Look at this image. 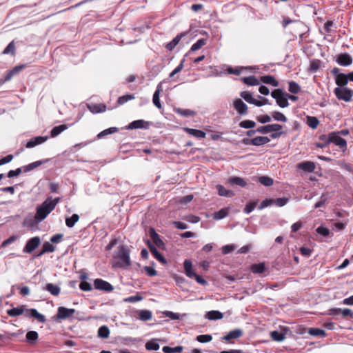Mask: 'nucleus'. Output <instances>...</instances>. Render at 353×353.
I'll list each match as a JSON object with an SVG mask.
<instances>
[{"label": "nucleus", "instance_id": "864d4df0", "mask_svg": "<svg viewBox=\"0 0 353 353\" xmlns=\"http://www.w3.org/2000/svg\"><path fill=\"white\" fill-rule=\"evenodd\" d=\"M319 123L318 119L316 117H307V124L312 129H316Z\"/></svg>", "mask_w": 353, "mask_h": 353}, {"label": "nucleus", "instance_id": "603ef678", "mask_svg": "<svg viewBox=\"0 0 353 353\" xmlns=\"http://www.w3.org/2000/svg\"><path fill=\"white\" fill-rule=\"evenodd\" d=\"M207 43L206 39H199L196 43H194L191 48L190 51L194 52L199 49H201L203 46H205Z\"/></svg>", "mask_w": 353, "mask_h": 353}, {"label": "nucleus", "instance_id": "c756f323", "mask_svg": "<svg viewBox=\"0 0 353 353\" xmlns=\"http://www.w3.org/2000/svg\"><path fill=\"white\" fill-rule=\"evenodd\" d=\"M139 319L142 321H150L152 318V313L148 310H141L138 311Z\"/></svg>", "mask_w": 353, "mask_h": 353}, {"label": "nucleus", "instance_id": "ddd939ff", "mask_svg": "<svg viewBox=\"0 0 353 353\" xmlns=\"http://www.w3.org/2000/svg\"><path fill=\"white\" fill-rule=\"evenodd\" d=\"M233 107L240 115L248 114V106L241 99H236L234 101Z\"/></svg>", "mask_w": 353, "mask_h": 353}, {"label": "nucleus", "instance_id": "a18cd8bd", "mask_svg": "<svg viewBox=\"0 0 353 353\" xmlns=\"http://www.w3.org/2000/svg\"><path fill=\"white\" fill-rule=\"evenodd\" d=\"M164 353H181L183 351V347L181 345L171 347L170 346H164L162 348Z\"/></svg>", "mask_w": 353, "mask_h": 353}, {"label": "nucleus", "instance_id": "6ab92c4d", "mask_svg": "<svg viewBox=\"0 0 353 353\" xmlns=\"http://www.w3.org/2000/svg\"><path fill=\"white\" fill-rule=\"evenodd\" d=\"M48 137L47 136H38L31 139L26 143V148H31L37 145L41 144L48 140Z\"/></svg>", "mask_w": 353, "mask_h": 353}, {"label": "nucleus", "instance_id": "3c124183", "mask_svg": "<svg viewBox=\"0 0 353 353\" xmlns=\"http://www.w3.org/2000/svg\"><path fill=\"white\" fill-rule=\"evenodd\" d=\"M272 117L274 120L281 122H286L288 121L287 117L282 113L278 111L272 112Z\"/></svg>", "mask_w": 353, "mask_h": 353}, {"label": "nucleus", "instance_id": "f3484780", "mask_svg": "<svg viewBox=\"0 0 353 353\" xmlns=\"http://www.w3.org/2000/svg\"><path fill=\"white\" fill-rule=\"evenodd\" d=\"M149 235L152 239L153 243L159 247V248H163L164 247V243L160 238V236L156 232L155 230L151 228L149 230Z\"/></svg>", "mask_w": 353, "mask_h": 353}, {"label": "nucleus", "instance_id": "473e14b6", "mask_svg": "<svg viewBox=\"0 0 353 353\" xmlns=\"http://www.w3.org/2000/svg\"><path fill=\"white\" fill-rule=\"evenodd\" d=\"M270 141L268 137H256L253 138L252 145L261 146L263 145Z\"/></svg>", "mask_w": 353, "mask_h": 353}, {"label": "nucleus", "instance_id": "9b49d317", "mask_svg": "<svg viewBox=\"0 0 353 353\" xmlns=\"http://www.w3.org/2000/svg\"><path fill=\"white\" fill-rule=\"evenodd\" d=\"M150 122L142 119L135 120L129 123L127 126L128 130L133 129H148L150 126Z\"/></svg>", "mask_w": 353, "mask_h": 353}, {"label": "nucleus", "instance_id": "6e6d98bb", "mask_svg": "<svg viewBox=\"0 0 353 353\" xmlns=\"http://www.w3.org/2000/svg\"><path fill=\"white\" fill-rule=\"evenodd\" d=\"M321 61L319 59H314L310 61V70L312 72H316L320 68Z\"/></svg>", "mask_w": 353, "mask_h": 353}, {"label": "nucleus", "instance_id": "1a4fd4ad", "mask_svg": "<svg viewBox=\"0 0 353 353\" xmlns=\"http://www.w3.org/2000/svg\"><path fill=\"white\" fill-rule=\"evenodd\" d=\"M94 288L106 292H112L114 290L113 286L101 279H97L94 281Z\"/></svg>", "mask_w": 353, "mask_h": 353}, {"label": "nucleus", "instance_id": "4c0bfd02", "mask_svg": "<svg viewBox=\"0 0 353 353\" xmlns=\"http://www.w3.org/2000/svg\"><path fill=\"white\" fill-rule=\"evenodd\" d=\"M241 81L248 85H257L260 83V81L254 76L245 77L241 79Z\"/></svg>", "mask_w": 353, "mask_h": 353}, {"label": "nucleus", "instance_id": "b1692460", "mask_svg": "<svg viewBox=\"0 0 353 353\" xmlns=\"http://www.w3.org/2000/svg\"><path fill=\"white\" fill-rule=\"evenodd\" d=\"M186 35V32H181L177 34L170 42L166 45V48L172 51L177 46L181 39Z\"/></svg>", "mask_w": 353, "mask_h": 353}, {"label": "nucleus", "instance_id": "39448f33", "mask_svg": "<svg viewBox=\"0 0 353 353\" xmlns=\"http://www.w3.org/2000/svg\"><path fill=\"white\" fill-rule=\"evenodd\" d=\"M334 92L338 99L346 102L350 101L353 95L352 90L346 87H337L334 89Z\"/></svg>", "mask_w": 353, "mask_h": 353}, {"label": "nucleus", "instance_id": "c03bdc74", "mask_svg": "<svg viewBox=\"0 0 353 353\" xmlns=\"http://www.w3.org/2000/svg\"><path fill=\"white\" fill-rule=\"evenodd\" d=\"M228 215V210L227 208H222L213 214V218L216 220H220L226 217Z\"/></svg>", "mask_w": 353, "mask_h": 353}, {"label": "nucleus", "instance_id": "bf43d9fd", "mask_svg": "<svg viewBox=\"0 0 353 353\" xmlns=\"http://www.w3.org/2000/svg\"><path fill=\"white\" fill-rule=\"evenodd\" d=\"M185 59H182L181 63L170 72L169 78H172L176 74L180 72L184 67Z\"/></svg>", "mask_w": 353, "mask_h": 353}, {"label": "nucleus", "instance_id": "2eb2a0df", "mask_svg": "<svg viewBox=\"0 0 353 353\" xmlns=\"http://www.w3.org/2000/svg\"><path fill=\"white\" fill-rule=\"evenodd\" d=\"M148 245L150 248V252L153 254L154 257L163 265L167 264V261L165 257L157 250L155 245H152L149 241H148Z\"/></svg>", "mask_w": 353, "mask_h": 353}, {"label": "nucleus", "instance_id": "09e8293b", "mask_svg": "<svg viewBox=\"0 0 353 353\" xmlns=\"http://www.w3.org/2000/svg\"><path fill=\"white\" fill-rule=\"evenodd\" d=\"M164 314L165 315V316H167L172 320H181L183 319V317L184 316H185V314H181L173 312L171 311H166L164 312Z\"/></svg>", "mask_w": 353, "mask_h": 353}, {"label": "nucleus", "instance_id": "58836bf2", "mask_svg": "<svg viewBox=\"0 0 353 353\" xmlns=\"http://www.w3.org/2000/svg\"><path fill=\"white\" fill-rule=\"evenodd\" d=\"M79 219V216L77 214H73L70 217L65 219V225L70 228H73Z\"/></svg>", "mask_w": 353, "mask_h": 353}, {"label": "nucleus", "instance_id": "c9c22d12", "mask_svg": "<svg viewBox=\"0 0 353 353\" xmlns=\"http://www.w3.org/2000/svg\"><path fill=\"white\" fill-rule=\"evenodd\" d=\"M270 336L272 340L281 342L285 339V334L284 332L275 330L270 332Z\"/></svg>", "mask_w": 353, "mask_h": 353}, {"label": "nucleus", "instance_id": "20e7f679", "mask_svg": "<svg viewBox=\"0 0 353 353\" xmlns=\"http://www.w3.org/2000/svg\"><path fill=\"white\" fill-rule=\"evenodd\" d=\"M183 267L186 276L191 279H194L196 282L202 285H205L207 281L199 274L192 271V264L190 260L185 259L183 263Z\"/></svg>", "mask_w": 353, "mask_h": 353}, {"label": "nucleus", "instance_id": "4468645a", "mask_svg": "<svg viewBox=\"0 0 353 353\" xmlns=\"http://www.w3.org/2000/svg\"><path fill=\"white\" fill-rule=\"evenodd\" d=\"M336 61L341 66H348L352 63V58L348 54L343 53L337 56Z\"/></svg>", "mask_w": 353, "mask_h": 353}, {"label": "nucleus", "instance_id": "338daca9", "mask_svg": "<svg viewBox=\"0 0 353 353\" xmlns=\"http://www.w3.org/2000/svg\"><path fill=\"white\" fill-rule=\"evenodd\" d=\"M316 232L323 236H327L330 234V230L322 225L318 227L316 230Z\"/></svg>", "mask_w": 353, "mask_h": 353}, {"label": "nucleus", "instance_id": "4d7b16f0", "mask_svg": "<svg viewBox=\"0 0 353 353\" xmlns=\"http://www.w3.org/2000/svg\"><path fill=\"white\" fill-rule=\"evenodd\" d=\"M256 125V123L251 120H244L239 123V126L242 128L250 129Z\"/></svg>", "mask_w": 353, "mask_h": 353}, {"label": "nucleus", "instance_id": "a878e982", "mask_svg": "<svg viewBox=\"0 0 353 353\" xmlns=\"http://www.w3.org/2000/svg\"><path fill=\"white\" fill-rule=\"evenodd\" d=\"M240 96L243 98L246 102L253 104V105H259L258 100L253 98L251 92L248 91H243L240 93Z\"/></svg>", "mask_w": 353, "mask_h": 353}, {"label": "nucleus", "instance_id": "393cba45", "mask_svg": "<svg viewBox=\"0 0 353 353\" xmlns=\"http://www.w3.org/2000/svg\"><path fill=\"white\" fill-rule=\"evenodd\" d=\"M261 82L265 84L271 85L274 87L279 86V81L271 75H264L261 76L260 78Z\"/></svg>", "mask_w": 353, "mask_h": 353}, {"label": "nucleus", "instance_id": "5701e85b", "mask_svg": "<svg viewBox=\"0 0 353 353\" xmlns=\"http://www.w3.org/2000/svg\"><path fill=\"white\" fill-rule=\"evenodd\" d=\"M183 130L187 132L188 134L198 139H203L205 137V132L202 130L190 128H184Z\"/></svg>", "mask_w": 353, "mask_h": 353}, {"label": "nucleus", "instance_id": "4be33fe9", "mask_svg": "<svg viewBox=\"0 0 353 353\" xmlns=\"http://www.w3.org/2000/svg\"><path fill=\"white\" fill-rule=\"evenodd\" d=\"M162 91V83H159L157 86V89L153 94L152 97V102L154 105L159 109H161L162 108L161 103L160 102L159 96L160 93Z\"/></svg>", "mask_w": 353, "mask_h": 353}, {"label": "nucleus", "instance_id": "9d476101", "mask_svg": "<svg viewBox=\"0 0 353 353\" xmlns=\"http://www.w3.org/2000/svg\"><path fill=\"white\" fill-rule=\"evenodd\" d=\"M282 128L283 126L279 123L269 124L268 133L272 132L270 137L273 139L279 138L283 134Z\"/></svg>", "mask_w": 353, "mask_h": 353}, {"label": "nucleus", "instance_id": "774afa93", "mask_svg": "<svg viewBox=\"0 0 353 353\" xmlns=\"http://www.w3.org/2000/svg\"><path fill=\"white\" fill-rule=\"evenodd\" d=\"M79 288L83 290V291H85V292H89V291H91L92 290V285L84 281H81L79 284Z\"/></svg>", "mask_w": 353, "mask_h": 353}, {"label": "nucleus", "instance_id": "7ed1b4c3", "mask_svg": "<svg viewBox=\"0 0 353 353\" xmlns=\"http://www.w3.org/2000/svg\"><path fill=\"white\" fill-rule=\"evenodd\" d=\"M52 210L48 202L45 200L41 205L37 207L34 219L40 222L44 220Z\"/></svg>", "mask_w": 353, "mask_h": 353}, {"label": "nucleus", "instance_id": "052dcab7", "mask_svg": "<svg viewBox=\"0 0 353 353\" xmlns=\"http://www.w3.org/2000/svg\"><path fill=\"white\" fill-rule=\"evenodd\" d=\"M256 205V201H251L248 203L243 209V212L247 214L251 213L254 210Z\"/></svg>", "mask_w": 353, "mask_h": 353}, {"label": "nucleus", "instance_id": "5fc2aeb1", "mask_svg": "<svg viewBox=\"0 0 353 353\" xmlns=\"http://www.w3.org/2000/svg\"><path fill=\"white\" fill-rule=\"evenodd\" d=\"M134 98L135 97L134 94H133L123 95L119 97L117 100V103L119 105H123L128 102V101L134 99Z\"/></svg>", "mask_w": 353, "mask_h": 353}, {"label": "nucleus", "instance_id": "69168bd1", "mask_svg": "<svg viewBox=\"0 0 353 353\" xmlns=\"http://www.w3.org/2000/svg\"><path fill=\"white\" fill-rule=\"evenodd\" d=\"M42 248L44 252H53L55 250V247L51 243V242L46 241L42 245Z\"/></svg>", "mask_w": 353, "mask_h": 353}, {"label": "nucleus", "instance_id": "37998d69", "mask_svg": "<svg viewBox=\"0 0 353 353\" xmlns=\"http://www.w3.org/2000/svg\"><path fill=\"white\" fill-rule=\"evenodd\" d=\"M119 129L116 127H111V128H109L108 129H105L103 131H101V132H99L98 134H97V138L98 139H102L104 137L108 135V134H113V133H115L117 132H118Z\"/></svg>", "mask_w": 353, "mask_h": 353}, {"label": "nucleus", "instance_id": "bb28decb", "mask_svg": "<svg viewBox=\"0 0 353 353\" xmlns=\"http://www.w3.org/2000/svg\"><path fill=\"white\" fill-rule=\"evenodd\" d=\"M228 183L232 185H238L240 187H245L247 185L246 181L241 177L239 176H232L228 179Z\"/></svg>", "mask_w": 353, "mask_h": 353}, {"label": "nucleus", "instance_id": "c85d7f7f", "mask_svg": "<svg viewBox=\"0 0 353 353\" xmlns=\"http://www.w3.org/2000/svg\"><path fill=\"white\" fill-rule=\"evenodd\" d=\"M205 318L209 320L216 321L221 319L223 316V314L218 310H211L208 312L205 315Z\"/></svg>", "mask_w": 353, "mask_h": 353}, {"label": "nucleus", "instance_id": "72a5a7b5", "mask_svg": "<svg viewBox=\"0 0 353 353\" xmlns=\"http://www.w3.org/2000/svg\"><path fill=\"white\" fill-rule=\"evenodd\" d=\"M68 126L65 124L59 125L54 127L50 131V136L55 137L61 134L64 130H67Z\"/></svg>", "mask_w": 353, "mask_h": 353}, {"label": "nucleus", "instance_id": "dca6fc26", "mask_svg": "<svg viewBox=\"0 0 353 353\" xmlns=\"http://www.w3.org/2000/svg\"><path fill=\"white\" fill-rule=\"evenodd\" d=\"M243 334V331L241 329L237 328L230 331L223 337V339L227 341H230L232 339H237L241 337Z\"/></svg>", "mask_w": 353, "mask_h": 353}, {"label": "nucleus", "instance_id": "423d86ee", "mask_svg": "<svg viewBox=\"0 0 353 353\" xmlns=\"http://www.w3.org/2000/svg\"><path fill=\"white\" fill-rule=\"evenodd\" d=\"M271 96L276 100L277 105L282 108H287L289 105L288 98L281 89H276L271 92Z\"/></svg>", "mask_w": 353, "mask_h": 353}, {"label": "nucleus", "instance_id": "e2e57ef3", "mask_svg": "<svg viewBox=\"0 0 353 353\" xmlns=\"http://www.w3.org/2000/svg\"><path fill=\"white\" fill-rule=\"evenodd\" d=\"M14 50H15V46H14V41H12L10 43H9V44L3 50L2 53L4 54H13L14 53Z\"/></svg>", "mask_w": 353, "mask_h": 353}, {"label": "nucleus", "instance_id": "aec40b11", "mask_svg": "<svg viewBox=\"0 0 353 353\" xmlns=\"http://www.w3.org/2000/svg\"><path fill=\"white\" fill-rule=\"evenodd\" d=\"M298 168L307 172H313L316 168V165L312 161H303L298 164Z\"/></svg>", "mask_w": 353, "mask_h": 353}, {"label": "nucleus", "instance_id": "412c9836", "mask_svg": "<svg viewBox=\"0 0 353 353\" xmlns=\"http://www.w3.org/2000/svg\"><path fill=\"white\" fill-rule=\"evenodd\" d=\"M87 108L93 114L101 113L106 110V105L103 103H89Z\"/></svg>", "mask_w": 353, "mask_h": 353}, {"label": "nucleus", "instance_id": "79ce46f5", "mask_svg": "<svg viewBox=\"0 0 353 353\" xmlns=\"http://www.w3.org/2000/svg\"><path fill=\"white\" fill-rule=\"evenodd\" d=\"M258 181L264 186L269 187L273 185V179L268 176H262L258 178Z\"/></svg>", "mask_w": 353, "mask_h": 353}, {"label": "nucleus", "instance_id": "cd10ccee", "mask_svg": "<svg viewBox=\"0 0 353 353\" xmlns=\"http://www.w3.org/2000/svg\"><path fill=\"white\" fill-rule=\"evenodd\" d=\"M48 160H41V161H34V162L31 163L27 165L23 166L22 170L24 172H30V171L33 170L34 169L38 168L39 166L41 165L43 163H45Z\"/></svg>", "mask_w": 353, "mask_h": 353}, {"label": "nucleus", "instance_id": "ea45409f", "mask_svg": "<svg viewBox=\"0 0 353 353\" xmlns=\"http://www.w3.org/2000/svg\"><path fill=\"white\" fill-rule=\"evenodd\" d=\"M307 332L309 334L314 336L325 337L326 336L325 330L316 327L310 328Z\"/></svg>", "mask_w": 353, "mask_h": 353}, {"label": "nucleus", "instance_id": "e433bc0d", "mask_svg": "<svg viewBox=\"0 0 353 353\" xmlns=\"http://www.w3.org/2000/svg\"><path fill=\"white\" fill-rule=\"evenodd\" d=\"M335 82L339 87H344L348 83L347 75L345 74L338 75L335 78Z\"/></svg>", "mask_w": 353, "mask_h": 353}, {"label": "nucleus", "instance_id": "0e129e2a", "mask_svg": "<svg viewBox=\"0 0 353 353\" xmlns=\"http://www.w3.org/2000/svg\"><path fill=\"white\" fill-rule=\"evenodd\" d=\"M328 199L327 194H323L320 197L319 201L315 204L314 208H319L324 205V204L326 203V201Z\"/></svg>", "mask_w": 353, "mask_h": 353}, {"label": "nucleus", "instance_id": "a211bd4d", "mask_svg": "<svg viewBox=\"0 0 353 353\" xmlns=\"http://www.w3.org/2000/svg\"><path fill=\"white\" fill-rule=\"evenodd\" d=\"M26 317H32L37 320L39 323H45L46 321V319L45 316L42 314H40L36 309L32 308L28 310V312L26 314Z\"/></svg>", "mask_w": 353, "mask_h": 353}, {"label": "nucleus", "instance_id": "f704fd0d", "mask_svg": "<svg viewBox=\"0 0 353 353\" xmlns=\"http://www.w3.org/2000/svg\"><path fill=\"white\" fill-rule=\"evenodd\" d=\"M39 334L36 331H29L26 335V341L29 343H34L37 341Z\"/></svg>", "mask_w": 353, "mask_h": 353}, {"label": "nucleus", "instance_id": "8fccbe9b", "mask_svg": "<svg viewBox=\"0 0 353 353\" xmlns=\"http://www.w3.org/2000/svg\"><path fill=\"white\" fill-rule=\"evenodd\" d=\"M157 339H153L151 341H149L145 344V348L148 350H158L159 349V345L157 342Z\"/></svg>", "mask_w": 353, "mask_h": 353}, {"label": "nucleus", "instance_id": "13d9d810", "mask_svg": "<svg viewBox=\"0 0 353 353\" xmlns=\"http://www.w3.org/2000/svg\"><path fill=\"white\" fill-rule=\"evenodd\" d=\"M196 340L199 343H208L212 340V336L210 334L198 335Z\"/></svg>", "mask_w": 353, "mask_h": 353}, {"label": "nucleus", "instance_id": "6e6552de", "mask_svg": "<svg viewBox=\"0 0 353 353\" xmlns=\"http://www.w3.org/2000/svg\"><path fill=\"white\" fill-rule=\"evenodd\" d=\"M75 313V310L73 308H66L65 307H59L57 313L55 316L56 319L65 320L71 317Z\"/></svg>", "mask_w": 353, "mask_h": 353}, {"label": "nucleus", "instance_id": "0eeeda50", "mask_svg": "<svg viewBox=\"0 0 353 353\" xmlns=\"http://www.w3.org/2000/svg\"><path fill=\"white\" fill-rule=\"evenodd\" d=\"M41 244V239L39 236H34L28 240L23 248V253L30 254L34 251Z\"/></svg>", "mask_w": 353, "mask_h": 353}, {"label": "nucleus", "instance_id": "a19ab883", "mask_svg": "<svg viewBox=\"0 0 353 353\" xmlns=\"http://www.w3.org/2000/svg\"><path fill=\"white\" fill-rule=\"evenodd\" d=\"M98 336L102 339H107L110 335V330L108 326L102 325L98 329Z\"/></svg>", "mask_w": 353, "mask_h": 353}, {"label": "nucleus", "instance_id": "2f4dec72", "mask_svg": "<svg viewBox=\"0 0 353 353\" xmlns=\"http://www.w3.org/2000/svg\"><path fill=\"white\" fill-rule=\"evenodd\" d=\"M44 290L49 292L53 296H58L61 292L60 288L53 283H47Z\"/></svg>", "mask_w": 353, "mask_h": 353}, {"label": "nucleus", "instance_id": "49530a36", "mask_svg": "<svg viewBox=\"0 0 353 353\" xmlns=\"http://www.w3.org/2000/svg\"><path fill=\"white\" fill-rule=\"evenodd\" d=\"M288 90L290 92L296 94L301 91V86L295 81H291L288 83Z\"/></svg>", "mask_w": 353, "mask_h": 353}, {"label": "nucleus", "instance_id": "f257e3e1", "mask_svg": "<svg viewBox=\"0 0 353 353\" xmlns=\"http://www.w3.org/2000/svg\"><path fill=\"white\" fill-rule=\"evenodd\" d=\"M112 267L119 268H127L130 266L131 261L130 257V250L124 245H119L117 250L113 253Z\"/></svg>", "mask_w": 353, "mask_h": 353}, {"label": "nucleus", "instance_id": "f03ea898", "mask_svg": "<svg viewBox=\"0 0 353 353\" xmlns=\"http://www.w3.org/2000/svg\"><path fill=\"white\" fill-rule=\"evenodd\" d=\"M321 139L325 141L326 144L331 143H334L336 145L339 146L343 152L345 151L347 149L346 141L341 137L339 133L336 132H332L327 135H322L321 136Z\"/></svg>", "mask_w": 353, "mask_h": 353}, {"label": "nucleus", "instance_id": "7c9ffc66", "mask_svg": "<svg viewBox=\"0 0 353 353\" xmlns=\"http://www.w3.org/2000/svg\"><path fill=\"white\" fill-rule=\"evenodd\" d=\"M216 188L220 196L232 197L234 195V193L232 190L225 189L222 185H217Z\"/></svg>", "mask_w": 353, "mask_h": 353}, {"label": "nucleus", "instance_id": "680f3d73", "mask_svg": "<svg viewBox=\"0 0 353 353\" xmlns=\"http://www.w3.org/2000/svg\"><path fill=\"white\" fill-rule=\"evenodd\" d=\"M288 201H289V199L288 198H285V197L277 198L276 199H273V203L279 207H283V206L285 205L288 203Z\"/></svg>", "mask_w": 353, "mask_h": 353}, {"label": "nucleus", "instance_id": "de8ad7c7", "mask_svg": "<svg viewBox=\"0 0 353 353\" xmlns=\"http://www.w3.org/2000/svg\"><path fill=\"white\" fill-rule=\"evenodd\" d=\"M252 272L254 274H261L265 270V265L263 263L253 264L251 267Z\"/></svg>", "mask_w": 353, "mask_h": 353}, {"label": "nucleus", "instance_id": "f8f14e48", "mask_svg": "<svg viewBox=\"0 0 353 353\" xmlns=\"http://www.w3.org/2000/svg\"><path fill=\"white\" fill-rule=\"evenodd\" d=\"M28 308L26 305H21L17 307H13L7 310V314L12 317L18 316L20 315H24L26 317V314L28 312Z\"/></svg>", "mask_w": 353, "mask_h": 353}]
</instances>
